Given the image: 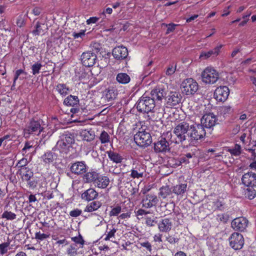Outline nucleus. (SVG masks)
I'll list each match as a JSON object with an SVG mask.
<instances>
[{
    "instance_id": "obj_17",
    "label": "nucleus",
    "mask_w": 256,
    "mask_h": 256,
    "mask_svg": "<svg viewBox=\"0 0 256 256\" xmlns=\"http://www.w3.org/2000/svg\"><path fill=\"white\" fill-rule=\"evenodd\" d=\"M248 220L244 217H238L232 220V228L235 230L244 231L248 226Z\"/></svg>"
},
{
    "instance_id": "obj_54",
    "label": "nucleus",
    "mask_w": 256,
    "mask_h": 256,
    "mask_svg": "<svg viewBox=\"0 0 256 256\" xmlns=\"http://www.w3.org/2000/svg\"><path fill=\"white\" fill-rule=\"evenodd\" d=\"M116 232V230L114 228L111 230L106 235V236L104 238V240H110L111 238H114Z\"/></svg>"
},
{
    "instance_id": "obj_13",
    "label": "nucleus",
    "mask_w": 256,
    "mask_h": 256,
    "mask_svg": "<svg viewBox=\"0 0 256 256\" xmlns=\"http://www.w3.org/2000/svg\"><path fill=\"white\" fill-rule=\"evenodd\" d=\"M74 136L69 132H65L60 136V140L58 144L62 149H66L74 142Z\"/></svg>"
},
{
    "instance_id": "obj_48",
    "label": "nucleus",
    "mask_w": 256,
    "mask_h": 256,
    "mask_svg": "<svg viewBox=\"0 0 256 256\" xmlns=\"http://www.w3.org/2000/svg\"><path fill=\"white\" fill-rule=\"evenodd\" d=\"M72 240L76 244H80L81 247L83 246L84 242L82 237L80 235H79L78 236L72 238Z\"/></svg>"
},
{
    "instance_id": "obj_5",
    "label": "nucleus",
    "mask_w": 256,
    "mask_h": 256,
    "mask_svg": "<svg viewBox=\"0 0 256 256\" xmlns=\"http://www.w3.org/2000/svg\"><path fill=\"white\" fill-rule=\"evenodd\" d=\"M134 140L138 146L146 148L151 144L152 138L148 132L142 130L134 134Z\"/></svg>"
},
{
    "instance_id": "obj_59",
    "label": "nucleus",
    "mask_w": 256,
    "mask_h": 256,
    "mask_svg": "<svg viewBox=\"0 0 256 256\" xmlns=\"http://www.w3.org/2000/svg\"><path fill=\"white\" fill-rule=\"evenodd\" d=\"M28 182L27 186L32 189H34L36 188L37 186V181L36 180H32L30 179V180L26 181Z\"/></svg>"
},
{
    "instance_id": "obj_52",
    "label": "nucleus",
    "mask_w": 256,
    "mask_h": 256,
    "mask_svg": "<svg viewBox=\"0 0 256 256\" xmlns=\"http://www.w3.org/2000/svg\"><path fill=\"white\" fill-rule=\"evenodd\" d=\"M21 74H24L25 75L26 74V72H25L23 70L20 69L18 70H16L15 72L14 76V84L18 80L19 76Z\"/></svg>"
},
{
    "instance_id": "obj_41",
    "label": "nucleus",
    "mask_w": 256,
    "mask_h": 256,
    "mask_svg": "<svg viewBox=\"0 0 256 256\" xmlns=\"http://www.w3.org/2000/svg\"><path fill=\"white\" fill-rule=\"evenodd\" d=\"M43 226V231H52L54 228L55 223L52 220H50L48 222H44L42 223Z\"/></svg>"
},
{
    "instance_id": "obj_4",
    "label": "nucleus",
    "mask_w": 256,
    "mask_h": 256,
    "mask_svg": "<svg viewBox=\"0 0 256 256\" xmlns=\"http://www.w3.org/2000/svg\"><path fill=\"white\" fill-rule=\"evenodd\" d=\"M206 134V130L203 126L200 124L189 126V130L188 138L190 140H198L204 138Z\"/></svg>"
},
{
    "instance_id": "obj_12",
    "label": "nucleus",
    "mask_w": 256,
    "mask_h": 256,
    "mask_svg": "<svg viewBox=\"0 0 256 256\" xmlns=\"http://www.w3.org/2000/svg\"><path fill=\"white\" fill-rule=\"evenodd\" d=\"M230 90L226 86L218 87L214 92V98L218 102H224L228 98Z\"/></svg>"
},
{
    "instance_id": "obj_21",
    "label": "nucleus",
    "mask_w": 256,
    "mask_h": 256,
    "mask_svg": "<svg viewBox=\"0 0 256 256\" xmlns=\"http://www.w3.org/2000/svg\"><path fill=\"white\" fill-rule=\"evenodd\" d=\"M172 220L168 218L162 219L158 224V228L160 232H170L172 228Z\"/></svg>"
},
{
    "instance_id": "obj_30",
    "label": "nucleus",
    "mask_w": 256,
    "mask_h": 256,
    "mask_svg": "<svg viewBox=\"0 0 256 256\" xmlns=\"http://www.w3.org/2000/svg\"><path fill=\"white\" fill-rule=\"evenodd\" d=\"M42 158L46 164H50L56 158V156L54 153L49 151L43 154L42 156Z\"/></svg>"
},
{
    "instance_id": "obj_23",
    "label": "nucleus",
    "mask_w": 256,
    "mask_h": 256,
    "mask_svg": "<svg viewBox=\"0 0 256 256\" xmlns=\"http://www.w3.org/2000/svg\"><path fill=\"white\" fill-rule=\"evenodd\" d=\"M222 47V44H220L216 48H214V49L210 50L208 52H202L199 58L202 60H206L208 58L212 56V55H214L215 56H217L220 52V50L221 48Z\"/></svg>"
},
{
    "instance_id": "obj_45",
    "label": "nucleus",
    "mask_w": 256,
    "mask_h": 256,
    "mask_svg": "<svg viewBox=\"0 0 256 256\" xmlns=\"http://www.w3.org/2000/svg\"><path fill=\"white\" fill-rule=\"evenodd\" d=\"M2 216L6 220H12L16 218V214L10 212L6 211L2 214Z\"/></svg>"
},
{
    "instance_id": "obj_15",
    "label": "nucleus",
    "mask_w": 256,
    "mask_h": 256,
    "mask_svg": "<svg viewBox=\"0 0 256 256\" xmlns=\"http://www.w3.org/2000/svg\"><path fill=\"white\" fill-rule=\"evenodd\" d=\"M216 118L214 114L211 113L205 114L201 118V125L204 128H210L216 125Z\"/></svg>"
},
{
    "instance_id": "obj_8",
    "label": "nucleus",
    "mask_w": 256,
    "mask_h": 256,
    "mask_svg": "<svg viewBox=\"0 0 256 256\" xmlns=\"http://www.w3.org/2000/svg\"><path fill=\"white\" fill-rule=\"evenodd\" d=\"M230 246L235 250L242 248L244 244V238L242 235L238 232L232 233L228 238Z\"/></svg>"
},
{
    "instance_id": "obj_31",
    "label": "nucleus",
    "mask_w": 256,
    "mask_h": 256,
    "mask_svg": "<svg viewBox=\"0 0 256 256\" xmlns=\"http://www.w3.org/2000/svg\"><path fill=\"white\" fill-rule=\"evenodd\" d=\"M116 80L120 84H125L130 82V78L127 74L120 72L117 74Z\"/></svg>"
},
{
    "instance_id": "obj_33",
    "label": "nucleus",
    "mask_w": 256,
    "mask_h": 256,
    "mask_svg": "<svg viewBox=\"0 0 256 256\" xmlns=\"http://www.w3.org/2000/svg\"><path fill=\"white\" fill-rule=\"evenodd\" d=\"M56 90L62 96L67 95L70 91L69 87L64 84H58Z\"/></svg>"
},
{
    "instance_id": "obj_16",
    "label": "nucleus",
    "mask_w": 256,
    "mask_h": 256,
    "mask_svg": "<svg viewBox=\"0 0 256 256\" xmlns=\"http://www.w3.org/2000/svg\"><path fill=\"white\" fill-rule=\"evenodd\" d=\"M88 167L84 161H77L72 163L70 166V172L75 174L80 175L85 173Z\"/></svg>"
},
{
    "instance_id": "obj_14",
    "label": "nucleus",
    "mask_w": 256,
    "mask_h": 256,
    "mask_svg": "<svg viewBox=\"0 0 256 256\" xmlns=\"http://www.w3.org/2000/svg\"><path fill=\"white\" fill-rule=\"evenodd\" d=\"M242 182L246 186L256 187V173L252 171L245 173L242 178Z\"/></svg>"
},
{
    "instance_id": "obj_19",
    "label": "nucleus",
    "mask_w": 256,
    "mask_h": 256,
    "mask_svg": "<svg viewBox=\"0 0 256 256\" xmlns=\"http://www.w3.org/2000/svg\"><path fill=\"white\" fill-rule=\"evenodd\" d=\"M146 171L144 165L142 164H137L134 168L130 170V176L133 178H139L144 176V174Z\"/></svg>"
},
{
    "instance_id": "obj_18",
    "label": "nucleus",
    "mask_w": 256,
    "mask_h": 256,
    "mask_svg": "<svg viewBox=\"0 0 256 256\" xmlns=\"http://www.w3.org/2000/svg\"><path fill=\"white\" fill-rule=\"evenodd\" d=\"M99 174L97 170L92 168L88 172L86 171L84 174L82 180L84 183H92L94 184L96 178H98Z\"/></svg>"
},
{
    "instance_id": "obj_43",
    "label": "nucleus",
    "mask_w": 256,
    "mask_h": 256,
    "mask_svg": "<svg viewBox=\"0 0 256 256\" xmlns=\"http://www.w3.org/2000/svg\"><path fill=\"white\" fill-rule=\"evenodd\" d=\"M233 111V109L230 106H224L221 107V112L224 116L232 114Z\"/></svg>"
},
{
    "instance_id": "obj_22",
    "label": "nucleus",
    "mask_w": 256,
    "mask_h": 256,
    "mask_svg": "<svg viewBox=\"0 0 256 256\" xmlns=\"http://www.w3.org/2000/svg\"><path fill=\"white\" fill-rule=\"evenodd\" d=\"M110 182V179L107 176L100 173L94 184L98 188H105L108 186Z\"/></svg>"
},
{
    "instance_id": "obj_44",
    "label": "nucleus",
    "mask_w": 256,
    "mask_h": 256,
    "mask_svg": "<svg viewBox=\"0 0 256 256\" xmlns=\"http://www.w3.org/2000/svg\"><path fill=\"white\" fill-rule=\"evenodd\" d=\"M66 252L69 256H76L78 254L77 248L76 246L72 244L67 248Z\"/></svg>"
},
{
    "instance_id": "obj_3",
    "label": "nucleus",
    "mask_w": 256,
    "mask_h": 256,
    "mask_svg": "<svg viewBox=\"0 0 256 256\" xmlns=\"http://www.w3.org/2000/svg\"><path fill=\"white\" fill-rule=\"evenodd\" d=\"M42 122L41 120L32 118L24 129V135L38 136L44 130V128L42 126Z\"/></svg>"
},
{
    "instance_id": "obj_47",
    "label": "nucleus",
    "mask_w": 256,
    "mask_h": 256,
    "mask_svg": "<svg viewBox=\"0 0 256 256\" xmlns=\"http://www.w3.org/2000/svg\"><path fill=\"white\" fill-rule=\"evenodd\" d=\"M28 160L26 158H22L18 162L16 166L18 168H20V169L27 168L26 166L28 164Z\"/></svg>"
},
{
    "instance_id": "obj_27",
    "label": "nucleus",
    "mask_w": 256,
    "mask_h": 256,
    "mask_svg": "<svg viewBox=\"0 0 256 256\" xmlns=\"http://www.w3.org/2000/svg\"><path fill=\"white\" fill-rule=\"evenodd\" d=\"M106 153L110 160L113 162L118 164L122 162L123 158L118 153L112 150L107 151Z\"/></svg>"
},
{
    "instance_id": "obj_40",
    "label": "nucleus",
    "mask_w": 256,
    "mask_h": 256,
    "mask_svg": "<svg viewBox=\"0 0 256 256\" xmlns=\"http://www.w3.org/2000/svg\"><path fill=\"white\" fill-rule=\"evenodd\" d=\"M99 139L102 144L108 143L110 142V136L107 132L103 130L99 136Z\"/></svg>"
},
{
    "instance_id": "obj_9",
    "label": "nucleus",
    "mask_w": 256,
    "mask_h": 256,
    "mask_svg": "<svg viewBox=\"0 0 256 256\" xmlns=\"http://www.w3.org/2000/svg\"><path fill=\"white\" fill-rule=\"evenodd\" d=\"M80 59L82 63L84 66L90 67L96 64L97 56L93 52L87 51L82 54Z\"/></svg>"
},
{
    "instance_id": "obj_6",
    "label": "nucleus",
    "mask_w": 256,
    "mask_h": 256,
    "mask_svg": "<svg viewBox=\"0 0 256 256\" xmlns=\"http://www.w3.org/2000/svg\"><path fill=\"white\" fill-rule=\"evenodd\" d=\"M202 81L206 84H214L218 80L219 74L214 68L207 67L202 74Z\"/></svg>"
},
{
    "instance_id": "obj_7",
    "label": "nucleus",
    "mask_w": 256,
    "mask_h": 256,
    "mask_svg": "<svg viewBox=\"0 0 256 256\" xmlns=\"http://www.w3.org/2000/svg\"><path fill=\"white\" fill-rule=\"evenodd\" d=\"M181 88L182 92L186 95H193L198 90V85L196 80L188 78L182 82Z\"/></svg>"
},
{
    "instance_id": "obj_42",
    "label": "nucleus",
    "mask_w": 256,
    "mask_h": 256,
    "mask_svg": "<svg viewBox=\"0 0 256 256\" xmlns=\"http://www.w3.org/2000/svg\"><path fill=\"white\" fill-rule=\"evenodd\" d=\"M42 67V64L38 62L33 64L31 67L32 74L36 76L37 74H38Z\"/></svg>"
},
{
    "instance_id": "obj_57",
    "label": "nucleus",
    "mask_w": 256,
    "mask_h": 256,
    "mask_svg": "<svg viewBox=\"0 0 256 256\" xmlns=\"http://www.w3.org/2000/svg\"><path fill=\"white\" fill-rule=\"evenodd\" d=\"M176 65L174 66H169L166 70V74L168 76L172 75V74H174L176 70Z\"/></svg>"
},
{
    "instance_id": "obj_11",
    "label": "nucleus",
    "mask_w": 256,
    "mask_h": 256,
    "mask_svg": "<svg viewBox=\"0 0 256 256\" xmlns=\"http://www.w3.org/2000/svg\"><path fill=\"white\" fill-rule=\"evenodd\" d=\"M128 54V48L122 45L116 46L112 50V55L117 60L122 61L126 60Z\"/></svg>"
},
{
    "instance_id": "obj_34",
    "label": "nucleus",
    "mask_w": 256,
    "mask_h": 256,
    "mask_svg": "<svg viewBox=\"0 0 256 256\" xmlns=\"http://www.w3.org/2000/svg\"><path fill=\"white\" fill-rule=\"evenodd\" d=\"M232 156H239L242 153V147L240 145L236 144L234 146L229 147L227 150Z\"/></svg>"
},
{
    "instance_id": "obj_10",
    "label": "nucleus",
    "mask_w": 256,
    "mask_h": 256,
    "mask_svg": "<svg viewBox=\"0 0 256 256\" xmlns=\"http://www.w3.org/2000/svg\"><path fill=\"white\" fill-rule=\"evenodd\" d=\"M169 142L164 138H160L154 143V150L156 153H166L170 150Z\"/></svg>"
},
{
    "instance_id": "obj_46",
    "label": "nucleus",
    "mask_w": 256,
    "mask_h": 256,
    "mask_svg": "<svg viewBox=\"0 0 256 256\" xmlns=\"http://www.w3.org/2000/svg\"><path fill=\"white\" fill-rule=\"evenodd\" d=\"M50 234H46L44 233H41L40 232H37L35 234V238L36 240H43L47 238L50 237Z\"/></svg>"
},
{
    "instance_id": "obj_1",
    "label": "nucleus",
    "mask_w": 256,
    "mask_h": 256,
    "mask_svg": "<svg viewBox=\"0 0 256 256\" xmlns=\"http://www.w3.org/2000/svg\"><path fill=\"white\" fill-rule=\"evenodd\" d=\"M164 94V90L160 88L152 90L148 96L144 94L136 104L138 110L146 114L154 112L156 104L161 102Z\"/></svg>"
},
{
    "instance_id": "obj_64",
    "label": "nucleus",
    "mask_w": 256,
    "mask_h": 256,
    "mask_svg": "<svg viewBox=\"0 0 256 256\" xmlns=\"http://www.w3.org/2000/svg\"><path fill=\"white\" fill-rule=\"evenodd\" d=\"M82 214V211L78 209H74L70 212V215L72 217H77Z\"/></svg>"
},
{
    "instance_id": "obj_32",
    "label": "nucleus",
    "mask_w": 256,
    "mask_h": 256,
    "mask_svg": "<svg viewBox=\"0 0 256 256\" xmlns=\"http://www.w3.org/2000/svg\"><path fill=\"white\" fill-rule=\"evenodd\" d=\"M187 188V184H181L174 186L172 192L177 195H182L186 192Z\"/></svg>"
},
{
    "instance_id": "obj_51",
    "label": "nucleus",
    "mask_w": 256,
    "mask_h": 256,
    "mask_svg": "<svg viewBox=\"0 0 256 256\" xmlns=\"http://www.w3.org/2000/svg\"><path fill=\"white\" fill-rule=\"evenodd\" d=\"M10 245L9 242H4L0 244V253L2 254H6L8 251V248Z\"/></svg>"
},
{
    "instance_id": "obj_36",
    "label": "nucleus",
    "mask_w": 256,
    "mask_h": 256,
    "mask_svg": "<svg viewBox=\"0 0 256 256\" xmlns=\"http://www.w3.org/2000/svg\"><path fill=\"white\" fill-rule=\"evenodd\" d=\"M82 136L83 140L87 142H91L95 138V134L93 132L87 130H86L82 132Z\"/></svg>"
},
{
    "instance_id": "obj_24",
    "label": "nucleus",
    "mask_w": 256,
    "mask_h": 256,
    "mask_svg": "<svg viewBox=\"0 0 256 256\" xmlns=\"http://www.w3.org/2000/svg\"><path fill=\"white\" fill-rule=\"evenodd\" d=\"M182 99L180 94L176 92H171L168 96L167 104L170 106H174L178 104Z\"/></svg>"
},
{
    "instance_id": "obj_29",
    "label": "nucleus",
    "mask_w": 256,
    "mask_h": 256,
    "mask_svg": "<svg viewBox=\"0 0 256 256\" xmlns=\"http://www.w3.org/2000/svg\"><path fill=\"white\" fill-rule=\"evenodd\" d=\"M117 90L114 88H108L105 91V98L108 102L114 100L117 96Z\"/></svg>"
},
{
    "instance_id": "obj_55",
    "label": "nucleus",
    "mask_w": 256,
    "mask_h": 256,
    "mask_svg": "<svg viewBox=\"0 0 256 256\" xmlns=\"http://www.w3.org/2000/svg\"><path fill=\"white\" fill-rule=\"evenodd\" d=\"M166 26L168 27L166 30V34H168L170 32H172L176 28V26H178V24H174V23H170L168 24H166Z\"/></svg>"
},
{
    "instance_id": "obj_2",
    "label": "nucleus",
    "mask_w": 256,
    "mask_h": 256,
    "mask_svg": "<svg viewBox=\"0 0 256 256\" xmlns=\"http://www.w3.org/2000/svg\"><path fill=\"white\" fill-rule=\"evenodd\" d=\"M189 130V124L183 122L178 124L174 128V142L177 144H182L188 138Z\"/></svg>"
},
{
    "instance_id": "obj_38",
    "label": "nucleus",
    "mask_w": 256,
    "mask_h": 256,
    "mask_svg": "<svg viewBox=\"0 0 256 256\" xmlns=\"http://www.w3.org/2000/svg\"><path fill=\"white\" fill-rule=\"evenodd\" d=\"M244 193L245 196L250 200H252L256 196V191L254 188L248 187L244 190Z\"/></svg>"
},
{
    "instance_id": "obj_61",
    "label": "nucleus",
    "mask_w": 256,
    "mask_h": 256,
    "mask_svg": "<svg viewBox=\"0 0 256 256\" xmlns=\"http://www.w3.org/2000/svg\"><path fill=\"white\" fill-rule=\"evenodd\" d=\"M218 218L220 222H222L224 223H226L228 220L229 216L228 214H218Z\"/></svg>"
},
{
    "instance_id": "obj_63",
    "label": "nucleus",
    "mask_w": 256,
    "mask_h": 256,
    "mask_svg": "<svg viewBox=\"0 0 256 256\" xmlns=\"http://www.w3.org/2000/svg\"><path fill=\"white\" fill-rule=\"evenodd\" d=\"M166 240L171 244H174L178 242V238L168 236L166 238Z\"/></svg>"
},
{
    "instance_id": "obj_49",
    "label": "nucleus",
    "mask_w": 256,
    "mask_h": 256,
    "mask_svg": "<svg viewBox=\"0 0 256 256\" xmlns=\"http://www.w3.org/2000/svg\"><path fill=\"white\" fill-rule=\"evenodd\" d=\"M86 29L81 30L80 32H73L72 34V36L74 39L78 38H82L86 35Z\"/></svg>"
},
{
    "instance_id": "obj_26",
    "label": "nucleus",
    "mask_w": 256,
    "mask_h": 256,
    "mask_svg": "<svg viewBox=\"0 0 256 256\" xmlns=\"http://www.w3.org/2000/svg\"><path fill=\"white\" fill-rule=\"evenodd\" d=\"M20 174L23 181H28L34 176L32 170L29 168H24L19 170Z\"/></svg>"
},
{
    "instance_id": "obj_50",
    "label": "nucleus",
    "mask_w": 256,
    "mask_h": 256,
    "mask_svg": "<svg viewBox=\"0 0 256 256\" xmlns=\"http://www.w3.org/2000/svg\"><path fill=\"white\" fill-rule=\"evenodd\" d=\"M28 202L30 204V206L32 207V208H34V206H33V204H36L38 201L36 197V196L34 194H30L28 198Z\"/></svg>"
},
{
    "instance_id": "obj_60",
    "label": "nucleus",
    "mask_w": 256,
    "mask_h": 256,
    "mask_svg": "<svg viewBox=\"0 0 256 256\" xmlns=\"http://www.w3.org/2000/svg\"><path fill=\"white\" fill-rule=\"evenodd\" d=\"M99 20L100 18L96 16L90 17L86 20V22L87 24H96Z\"/></svg>"
},
{
    "instance_id": "obj_35",
    "label": "nucleus",
    "mask_w": 256,
    "mask_h": 256,
    "mask_svg": "<svg viewBox=\"0 0 256 256\" xmlns=\"http://www.w3.org/2000/svg\"><path fill=\"white\" fill-rule=\"evenodd\" d=\"M44 26V24L40 22H37L34 26V29L32 31V34L34 36H40L44 34V30L43 29L42 26Z\"/></svg>"
},
{
    "instance_id": "obj_37",
    "label": "nucleus",
    "mask_w": 256,
    "mask_h": 256,
    "mask_svg": "<svg viewBox=\"0 0 256 256\" xmlns=\"http://www.w3.org/2000/svg\"><path fill=\"white\" fill-rule=\"evenodd\" d=\"M105 199V197H102L100 200H94L90 202V206H88L86 208H100L104 202Z\"/></svg>"
},
{
    "instance_id": "obj_53",
    "label": "nucleus",
    "mask_w": 256,
    "mask_h": 256,
    "mask_svg": "<svg viewBox=\"0 0 256 256\" xmlns=\"http://www.w3.org/2000/svg\"><path fill=\"white\" fill-rule=\"evenodd\" d=\"M194 155L195 154L193 153L188 152L181 158V160L184 162H188V160L192 158L193 156H194Z\"/></svg>"
},
{
    "instance_id": "obj_58",
    "label": "nucleus",
    "mask_w": 256,
    "mask_h": 256,
    "mask_svg": "<svg viewBox=\"0 0 256 256\" xmlns=\"http://www.w3.org/2000/svg\"><path fill=\"white\" fill-rule=\"evenodd\" d=\"M140 246L145 248L148 250L150 252H151L152 249V245L150 242L148 241H146L144 242H141L140 243Z\"/></svg>"
},
{
    "instance_id": "obj_56",
    "label": "nucleus",
    "mask_w": 256,
    "mask_h": 256,
    "mask_svg": "<svg viewBox=\"0 0 256 256\" xmlns=\"http://www.w3.org/2000/svg\"><path fill=\"white\" fill-rule=\"evenodd\" d=\"M33 146L32 144H31L30 142L28 141L26 142L24 144V147L22 150V154L24 155L26 152V150H29Z\"/></svg>"
},
{
    "instance_id": "obj_28",
    "label": "nucleus",
    "mask_w": 256,
    "mask_h": 256,
    "mask_svg": "<svg viewBox=\"0 0 256 256\" xmlns=\"http://www.w3.org/2000/svg\"><path fill=\"white\" fill-rule=\"evenodd\" d=\"M64 103L67 106H74L78 104L79 99L77 96L70 95L64 99Z\"/></svg>"
},
{
    "instance_id": "obj_25",
    "label": "nucleus",
    "mask_w": 256,
    "mask_h": 256,
    "mask_svg": "<svg viewBox=\"0 0 256 256\" xmlns=\"http://www.w3.org/2000/svg\"><path fill=\"white\" fill-rule=\"evenodd\" d=\"M98 196V192L93 188H90L82 194V198L88 202L94 200Z\"/></svg>"
},
{
    "instance_id": "obj_39",
    "label": "nucleus",
    "mask_w": 256,
    "mask_h": 256,
    "mask_svg": "<svg viewBox=\"0 0 256 256\" xmlns=\"http://www.w3.org/2000/svg\"><path fill=\"white\" fill-rule=\"evenodd\" d=\"M171 193V190L168 186H162L160 188L159 195L162 198H166Z\"/></svg>"
},
{
    "instance_id": "obj_20",
    "label": "nucleus",
    "mask_w": 256,
    "mask_h": 256,
    "mask_svg": "<svg viewBox=\"0 0 256 256\" xmlns=\"http://www.w3.org/2000/svg\"><path fill=\"white\" fill-rule=\"evenodd\" d=\"M158 202L156 196L148 194L142 200V206L146 208H150L152 206H156Z\"/></svg>"
},
{
    "instance_id": "obj_62",
    "label": "nucleus",
    "mask_w": 256,
    "mask_h": 256,
    "mask_svg": "<svg viewBox=\"0 0 256 256\" xmlns=\"http://www.w3.org/2000/svg\"><path fill=\"white\" fill-rule=\"evenodd\" d=\"M214 206L216 208H220L224 206V200H217L214 202Z\"/></svg>"
}]
</instances>
